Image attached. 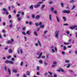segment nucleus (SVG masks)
Instances as JSON below:
<instances>
[{"mask_svg": "<svg viewBox=\"0 0 77 77\" xmlns=\"http://www.w3.org/2000/svg\"><path fill=\"white\" fill-rule=\"evenodd\" d=\"M54 77H57V75L54 74Z\"/></svg>", "mask_w": 77, "mask_h": 77, "instance_id": "obj_64", "label": "nucleus"}, {"mask_svg": "<svg viewBox=\"0 0 77 77\" xmlns=\"http://www.w3.org/2000/svg\"><path fill=\"white\" fill-rule=\"evenodd\" d=\"M67 65L68 66L66 67V68H69V66H70V64H68Z\"/></svg>", "mask_w": 77, "mask_h": 77, "instance_id": "obj_29", "label": "nucleus"}, {"mask_svg": "<svg viewBox=\"0 0 77 77\" xmlns=\"http://www.w3.org/2000/svg\"><path fill=\"white\" fill-rule=\"evenodd\" d=\"M61 71L63 72H64V70H63V69H61Z\"/></svg>", "mask_w": 77, "mask_h": 77, "instance_id": "obj_56", "label": "nucleus"}, {"mask_svg": "<svg viewBox=\"0 0 77 77\" xmlns=\"http://www.w3.org/2000/svg\"><path fill=\"white\" fill-rule=\"evenodd\" d=\"M30 72H28V73H27V75H30Z\"/></svg>", "mask_w": 77, "mask_h": 77, "instance_id": "obj_59", "label": "nucleus"}, {"mask_svg": "<svg viewBox=\"0 0 77 77\" xmlns=\"http://www.w3.org/2000/svg\"><path fill=\"white\" fill-rule=\"evenodd\" d=\"M14 39L13 38H12L11 39V41H9L8 40V41L7 42V44H11V43H12L13 42H14Z\"/></svg>", "mask_w": 77, "mask_h": 77, "instance_id": "obj_8", "label": "nucleus"}, {"mask_svg": "<svg viewBox=\"0 0 77 77\" xmlns=\"http://www.w3.org/2000/svg\"><path fill=\"white\" fill-rule=\"evenodd\" d=\"M12 27V23H11L10 25V27L11 28Z\"/></svg>", "mask_w": 77, "mask_h": 77, "instance_id": "obj_45", "label": "nucleus"}, {"mask_svg": "<svg viewBox=\"0 0 77 77\" xmlns=\"http://www.w3.org/2000/svg\"><path fill=\"white\" fill-rule=\"evenodd\" d=\"M66 63H69V60H66L65 61Z\"/></svg>", "mask_w": 77, "mask_h": 77, "instance_id": "obj_32", "label": "nucleus"}, {"mask_svg": "<svg viewBox=\"0 0 77 77\" xmlns=\"http://www.w3.org/2000/svg\"><path fill=\"white\" fill-rule=\"evenodd\" d=\"M32 24V22H30L29 23V25H31Z\"/></svg>", "mask_w": 77, "mask_h": 77, "instance_id": "obj_53", "label": "nucleus"}, {"mask_svg": "<svg viewBox=\"0 0 77 77\" xmlns=\"http://www.w3.org/2000/svg\"><path fill=\"white\" fill-rule=\"evenodd\" d=\"M59 31L56 30L55 32L54 35L55 37L57 39H58V38H59Z\"/></svg>", "mask_w": 77, "mask_h": 77, "instance_id": "obj_3", "label": "nucleus"}, {"mask_svg": "<svg viewBox=\"0 0 77 77\" xmlns=\"http://www.w3.org/2000/svg\"><path fill=\"white\" fill-rule=\"evenodd\" d=\"M43 36L44 38H47V36H46V35H43Z\"/></svg>", "mask_w": 77, "mask_h": 77, "instance_id": "obj_31", "label": "nucleus"}, {"mask_svg": "<svg viewBox=\"0 0 77 77\" xmlns=\"http://www.w3.org/2000/svg\"><path fill=\"white\" fill-rule=\"evenodd\" d=\"M23 77H27V76L26 75L24 74V75H23Z\"/></svg>", "mask_w": 77, "mask_h": 77, "instance_id": "obj_60", "label": "nucleus"}, {"mask_svg": "<svg viewBox=\"0 0 77 77\" xmlns=\"http://www.w3.org/2000/svg\"><path fill=\"white\" fill-rule=\"evenodd\" d=\"M40 17H41V16L38 15L36 17V19H39L40 18Z\"/></svg>", "mask_w": 77, "mask_h": 77, "instance_id": "obj_19", "label": "nucleus"}, {"mask_svg": "<svg viewBox=\"0 0 77 77\" xmlns=\"http://www.w3.org/2000/svg\"><path fill=\"white\" fill-rule=\"evenodd\" d=\"M47 32H48V31H46V30L44 31V34H46V33H47Z\"/></svg>", "mask_w": 77, "mask_h": 77, "instance_id": "obj_34", "label": "nucleus"}, {"mask_svg": "<svg viewBox=\"0 0 77 77\" xmlns=\"http://www.w3.org/2000/svg\"><path fill=\"white\" fill-rule=\"evenodd\" d=\"M29 8L30 9H33V5H31L29 7Z\"/></svg>", "mask_w": 77, "mask_h": 77, "instance_id": "obj_23", "label": "nucleus"}, {"mask_svg": "<svg viewBox=\"0 0 77 77\" xmlns=\"http://www.w3.org/2000/svg\"><path fill=\"white\" fill-rule=\"evenodd\" d=\"M38 43L39 45H40V46H41V42H39V41H38Z\"/></svg>", "mask_w": 77, "mask_h": 77, "instance_id": "obj_40", "label": "nucleus"}, {"mask_svg": "<svg viewBox=\"0 0 77 77\" xmlns=\"http://www.w3.org/2000/svg\"><path fill=\"white\" fill-rule=\"evenodd\" d=\"M25 29H26V27H23V28L22 30H25Z\"/></svg>", "mask_w": 77, "mask_h": 77, "instance_id": "obj_47", "label": "nucleus"}, {"mask_svg": "<svg viewBox=\"0 0 77 77\" xmlns=\"http://www.w3.org/2000/svg\"><path fill=\"white\" fill-rule=\"evenodd\" d=\"M11 17H12V16H11V14L9 15L8 16L9 18V19L11 18Z\"/></svg>", "mask_w": 77, "mask_h": 77, "instance_id": "obj_38", "label": "nucleus"}, {"mask_svg": "<svg viewBox=\"0 0 77 77\" xmlns=\"http://www.w3.org/2000/svg\"><path fill=\"white\" fill-rule=\"evenodd\" d=\"M45 5L44 4H43L42 5V7L41 8V9H44V8L45 7Z\"/></svg>", "mask_w": 77, "mask_h": 77, "instance_id": "obj_16", "label": "nucleus"}, {"mask_svg": "<svg viewBox=\"0 0 77 77\" xmlns=\"http://www.w3.org/2000/svg\"><path fill=\"white\" fill-rule=\"evenodd\" d=\"M48 72L50 75H52V74H53V73L50 72Z\"/></svg>", "mask_w": 77, "mask_h": 77, "instance_id": "obj_43", "label": "nucleus"}, {"mask_svg": "<svg viewBox=\"0 0 77 77\" xmlns=\"http://www.w3.org/2000/svg\"><path fill=\"white\" fill-rule=\"evenodd\" d=\"M23 62L22 61L20 63V66H23Z\"/></svg>", "mask_w": 77, "mask_h": 77, "instance_id": "obj_39", "label": "nucleus"}, {"mask_svg": "<svg viewBox=\"0 0 77 77\" xmlns=\"http://www.w3.org/2000/svg\"><path fill=\"white\" fill-rule=\"evenodd\" d=\"M57 63H56V62H54L53 63V64H54V65H56V64Z\"/></svg>", "mask_w": 77, "mask_h": 77, "instance_id": "obj_51", "label": "nucleus"}, {"mask_svg": "<svg viewBox=\"0 0 77 77\" xmlns=\"http://www.w3.org/2000/svg\"><path fill=\"white\" fill-rule=\"evenodd\" d=\"M63 19L65 22L66 21V18L65 17H63Z\"/></svg>", "mask_w": 77, "mask_h": 77, "instance_id": "obj_15", "label": "nucleus"}, {"mask_svg": "<svg viewBox=\"0 0 77 77\" xmlns=\"http://www.w3.org/2000/svg\"><path fill=\"white\" fill-rule=\"evenodd\" d=\"M44 65L45 66H47L48 65V63H47L45 61L44 62Z\"/></svg>", "mask_w": 77, "mask_h": 77, "instance_id": "obj_21", "label": "nucleus"}, {"mask_svg": "<svg viewBox=\"0 0 77 77\" xmlns=\"http://www.w3.org/2000/svg\"><path fill=\"white\" fill-rule=\"evenodd\" d=\"M22 33L23 35H26V33L24 32H22Z\"/></svg>", "mask_w": 77, "mask_h": 77, "instance_id": "obj_37", "label": "nucleus"}, {"mask_svg": "<svg viewBox=\"0 0 77 77\" xmlns=\"http://www.w3.org/2000/svg\"><path fill=\"white\" fill-rule=\"evenodd\" d=\"M21 18H20V17H19L17 19V20L18 21H21Z\"/></svg>", "mask_w": 77, "mask_h": 77, "instance_id": "obj_35", "label": "nucleus"}, {"mask_svg": "<svg viewBox=\"0 0 77 77\" xmlns=\"http://www.w3.org/2000/svg\"><path fill=\"white\" fill-rule=\"evenodd\" d=\"M43 2H39L38 3V4L34 5V7L35 8H38L39 6H40V5L41 4H42Z\"/></svg>", "mask_w": 77, "mask_h": 77, "instance_id": "obj_5", "label": "nucleus"}, {"mask_svg": "<svg viewBox=\"0 0 77 77\" xmlns=\"http://www.w3.org/2000/svg\"><path fill=\"white\" fill-rule=\"evenodd\" d=\"M75 8V6H73L72 8V10H73V9H74Z\"/></svg>", "mask_w": 77, "mask_h": 77, "instance_id": "obj_44", "label": "nucleus"}, {"mask_svg": "<svg viewBox=\"0 0 77 77\" xmlns=\"http://www.w3.org/2000/svg\"><path fill=\"white\" fill-rule=\"evenodd\" d=\"M75 54H77V51H75Z\"/></svg>", "mask_w": 77, "mask_h": 77, "instance_id": "obj_63", "label": "nucleus"}, {"mask_svg": "<svg viewBox=\"0 0 77 77\" xmlns=\"http://www.w3.org/2000/svg\"><path fill=\"white\" fill-rule=\"evenodd\" d=\"M74 2H75V1L74 0H72L70 1V3H74Z\"/></svg>", "mask_w": 77, "mask_h": 77, "instance_id": "obj_27", "label": "nucleus"}, {"mask_svg": "<svg viewBox=\"0 0 77 77\" xmlns=\"http://www.w3.org/2000/svg\"><path fill=\"white\" fill-rule=\"evenodd\" d=\"M37 75H40V73H39V72H38L37 73Z\"/></svg>", "mask_w": 77, "mask_h": 77, "instance_id": "obj_54", "label": "nucleus"}, {"mask_svg": "<svg viewBox=\"0 0 77 77\" xmlns=\"http://www.w3.org/2000/svg\"><path fill=\"white\" fill-rule=\"evenodd\" d=\"M60 5L62 8H64V6H63V3H61Z\"/></svg>", "mask_w": 77, "mask_h": 77, "instance_id": "obj_28", "label": "nucleus"}, {"mask_svg": "<svg viewBox=\"0 0 77 77\" xmlns=\"http://www.w3.org/2000/svg\"><path fill=\"white\" fill-rule=\"evenodd\" d=\"M5 63H9V61L8 60H6L5 62Z\"/></svg>", "mask_w": 77, "mask_h": 77, "instance_id": "obj_22", "label": "nucleus"}, {"mask_svg": "<svg viewBox=\"0 0 77 77\" xmlns=\"http://www.w3.org/2000/svg\"><path fill=\"white\" fill-rule=\"evenodd\" d=\"M42 59H45V56L43 55L42 57Z\"/></svg>", "mask_w": 77, "mask_h": 77, "instance_id": "obj_41", "label": "nucleus"}, {"mask_svg": "<svg viewBox=\"0 0 77 77\" xmlns=\"http://www.w3.org/2000/svg\"><path fill=\"white\" fill-rule=\"evenodd\" d=\"M11 56H8V59H10V58H11Z\"/></svg>", "mask_w": 77, "mask_h": 77, "instance_id": "obj_61", "label": "nucleus"}, {"mask_svg": "<svg viewBox=\"0 0 77 77\" xmlns=\"http://www.w3.org/2000/svg\"><path fill=\"white\" fill-rule=\"evenodd\" d=\"M35 26H38L39 25V23H35Z\"/></svg>", "mask_w": 77, "mask_h": 77, "instance_id": "obj_25", "label": "nucleus"}, {"mask_svg": "<svg viewBox=\"0 0 77 77\" xmlns=\"http://www.w3.org/2000/svg\"><path fill=\"white\" fill-rule=\"evenodd\" d=\"M14 62L12 61H9V63H11V64H14Z\"/></svg>", "mask_w": 77, "mask_h": 77, "instance_id": "obj_26", "label": "nucleus"}, {"mask_svg": "<svg viewBox=\"0 0 77 77\" xmlns=\"http://www.w3.org/2000/svg\"><path fill=\"white\" fill-rule=\"evenodd\" d=\"M49 18L50 21L52 20V15L51 14H50L49 15Z\"/></svg>", "mask_w": 77, "mask_h": 77, "instance_id": "obj_9", "label": "nucleus"}, {"mask_svg": "<svg viewBox=\"0 0 77 77\" xmlns=\"http://www.w3.org/2000/svg\"><path fill=\"white\" fill-rule=\"evenodd\" d=\"M75 37L77 38V32L75 33Z\"/></svg>", "mask_w": 77, "mask_h": 77, "instance_id": "obj_58", "label": "nucleus"}, {"mask_svg": "<svg viewBox=\"0 0 77 77\" xmlns=\"http://www.w3.org/2000/svg\"><path fill=\"white\" fill-rule=\"evenodd\" d=\"M72 41V39L71 38H69V42H71Z\"/></svg>", "mask_w": 77, "mask_h": 77, "instance_id": "obj_42", "label": "nucleus"}, {"mask_svg": "<svg viewBox=\"0 0 77 77\" xmlns=\"http://www.w3.org/2000/svg\"><path fill=\"white\" fill-rule=\"evenodd\" d=\"M3 11H4V14H5V12H7V10H6V9L4 8L3 9Z\"/></svg>", "mask_w": 77, "mask_h": 77, "instance_id": "obj_12", "label": "nucleus"}, {"mask_svg": "<svg viewBox=\"0 0 77 77\" xmlns=\"http://www.w3.org/2000/svg\"><path fill=\"white\" fill-rule=\"evenodd\" d=\"M32 17L33 19H35V15L32 14Z\"/></svg>", "mask_w": 77, "mask_h": 77, "instance_id": "obj_33", "label": "nucleus"}, {"mask_svg": "<svg viewBox=\"0 0 77 77\" xmlns=\"http://www.w3.org/2000/svg\"><path fill=\"white\" fill-rule=\"evenodd\" d=\"M56 17L57 22L58 23H59L60 22V19H59V17L58 16H57Z\"/></svg>", "mask_w": 77, "mask_h": 77, "instance_id": "obj_10", "label": "nucleus"}, {"mask_svg": "<svg viewBox=\"0 0 77 77\" xmlns=\"http://www.w3.org/2000/svg\"><path fill=\"white\" fill-rule=\"evenodd\" d=\"M63 13H66L67 14L70 13V11L69 10H64L63 11Z\"/></svg>", "mask_w": 77, "mask_h": 77, "instance_id": "obj_7", "label": "nucleus"}, {"mask_svg": "<svg viewBox=\"0 0 77 77\" xmlns=\"http://www.w3.org/2000/svg\"><path fill=\"white\" fill-rule=\"evenodd\" d=\"M8 72H9V75H11V70L9 69H8Z\"/></svg>", "mask_w": 77, "mask_h": 77, "instance_id": "obj_18", "label": "nucleus"}, {"mask_svg": "<svg viewBox=\"0 0 77 77\" xmlns=\"http://www.w3.org/2000/svg\"><path fill=\"white\" fill-rule=\"evenodd\" d=\"M48 72H46L45 74V76H46L47 75H48Z\"/></svg>", "mask_w": 77, "mask_h": 77, "instance_id": "obj_46", "label": "nucleus"}, {"mask_svg": "<svg viewBox=\"0 0 77 77\" xmlns=\"http://www.w3.org/2000/svg\"><path fill=\"white\" fill-rule=\"evenodd\" d=\"M37 55L39 56L38 57H36V59H38L41 57L42 55V52H38L37 53Z\"/></svg>", "mask_w": 77, "mask_h": 77, "instance_id": "obj_2", "label": "nucleus"}, {"mask_svg": "<svg viewBox=\"0 0 77 77\" xmlns=\"http://www.w3.org/2000/svg\"><path fill=\"white\" fill-rule=\"evenodd\" d=\"M21 14L22 15H24V12H21Z\"/></svg>", "mask_w": 77, "mask_h": 77, "instance_id": "obj_48", "label": "nucleus"}, {"mask_svg": "<svg viewBox=\"0 0 77 77\" xmlns=\"http://www.w3.org/2000/svg\"><path fill=\"white\" fill-rule=\"evenodd\" d=\"M8 52L9 53H12V51L11 49H8Z\"/></svg>", "mask_w": 77, "mask_h": 77, "instance_id": "obj_13", "label": "nucleus"}, {"mask_svg": "<svg viewBox=\"0 0 77 77\" xmlns=\"http://www.w3.org/2000/svg\"><path fill=\"white\" fill-rule=\"evenodd\" d=\"M62 54H63V55H65V52L64 51H62Z\"/></svg>", "mask_w": 77, "mask_h": 77, "instance_id": "obj_50", "label": "nucleus"}, {"mask_svg": "<svg viewBox=\"0 0 77 77\" xmlns=\"http://www.w3.org/2000/svg\"><path fill=\"white\" fill-rule=\"evenodd\" d=\"M51 48H52L51 51L53 53H55V52H57V49L56 47H54V46H52L51 47Z\"/></svg>", "mask_w": 77, "mask_h": 77, "instance_id": "obj_1", "label": "nucleus"}, {"mask_svg": "<svg viewBox=\"0 0 77 77\" xmlns=\"http://www.w3.org/2000/svg\"><path fill=\"white\" fill-rule=\"evenodd\" d=\"M69 28L71 29L72 30H73L74 29H75V30H77V25H75L74 26H71L69 27Z\"/></svg>", "mask_w": 77, "mask_h": 77, "instance_id": "obj_4", "label": "nucleus"}, {"mask_svg": "<svg viewBox=\"0 0 77 77\" xmlns=\"http://www.w3.org/2000/svg\"><path fill=\"white\" fill-rule=\"evenodd\" d=\"M35 46H36V47H37V46H38V43H36L35 44Z\"/></svg>", "mask_w": 77, "mask_h": 77, "instance_id": "obj_62", "label": "nucleus"}, {"mask_svg": "<svg viewBox=\"0 0 77 77\" xmlns=\"http://www.w3.org/2000/svg\"><path fill=\"white\" fill-rule=\"evenodd\" d=\"M20 51L21 54H23V51H22V49L20 50Z\"/></svg>", "mask_w": 77, "mask_h": 77, "instance_id": "obj_49", "label": "nucleus"}, {"mask_svg": "<svg viewBox=\"0 0 77 77\" xmlns=\"http://www.w3.org/2000/svg\"><path fill=\"white\" fill-rule=\"evenodd\" d=\"M12 71L13 72H14V73H17V70L14 69H12Z\"/></svg>", "mask_w": 77, "mask_h": 77, "instance_id": "obj_11", "label": "nucleus"}, {"mask_svg": "<svg viewBox=\"0 0 77 77\" xmlns=\"http://www.w3.org/2000/svg\"><path fill=\"white\" fill-rule=\"evenodd\" d=\"M34 34L35 36H38V34H37V32L36 31H35L34 32Z\"/></svg>", "mask_w": 77, "mask_h": 77, "instance_id": "obj_24", "label": "nucleus"}, {"mask_svg": "<svg viewBox=\"0 0 77 77\" xmlns=\"http://www.w3.org/2000/svg\"><path fill=\"white\" fill-rule=\"evenodd\" d=\"M17 17H20V14H17L16 15Z\"/></svg>", "mask_w": 77, "mask_h": 77, "instance_id": "obj_57", "label": "nucleus"}, {"mask_svg": "<svg viewBox=\"0 0 77 77\" xmlns=\"http://www.w3.org/2000/svg\"><path fill=\"white\" fill-rule=\"evenodd\" d=\"M26 33L27 34V35H30V31H26Z\"/></svg>", "mask_w": 77, "mask_h": 77, "instance_id": "obj_14", "label": "nucleus"}, {"mask_svg": "<svg viewBox=\"0 0 77 77\" xmlns=\"http://www.w3.org/2000/svg\"><path fill=\"white\" fill-rule=\"evenodd\" d=\"M38 62L40 64H42V60H40L38 61Z\"/></svg>", "mask_w": 77, "mask_h": 77, "instance_id": "obj_17", "label": "nucleus"}, {"mask_svg": "<svg viewBox=\"0 0 77 77\" xmlns=\"http://www.w3.org/2000/svg\"><path fill=\"white\" fill-rule=\"evenodd\" d=\"M39 26H40V27L42 28V29H43L44 28V26H45V25H42V23L41 22H40Z\"/></svg>", "mask_w": 77, "mask_h": 77, "instance_id": "obj_6", "label": "nucleus"}, {"mask_svg": "<svg viewBox=\"0 0 77 77\" xmlns=\"http://www.w3.org/2000/svg\"><path fill=\"white\" fill-rule=\"evenodd\" d=\"M54 9V7H51V12H53V10Z\"/></svg>", "mask_w": 77, "mask_h": 77, "instance_id": "obj_20", "label": "nucleus"}, {"mask_svg": "<svg viewBox=\"0 0 77 77\" xmlns=\"http://www.w3.org/2000/svg\"><path fill=\"white\" fill-rule=\"evenodd\" d=\"M68 24L67 23H65L63 25V26H68Z\"/></svg>", "mask_w": 77, "mask_h": 77, "instance_id": "obj_55", "label": "nucleus"}, {"mask_svg": "<svg viewBox=\"0 0 77 77\" xmlns=\"http://www.w3.org/2000/svg\"><path fill=\"white\" fill-rule=\"evenodd\" d=\"M54 14H57V11H54L52 12Z\"/></svg>", "mask_w": 77, "mask_h": 77, "instance_id": "obj_30", "label": "nucleus"}, {"mask_svg": "<svg viewBox=\"0 0 77 77\" xmlns=\"http://www.w3.org/2000/svg\"><path fill=\"white\" fill-rule=\"evenodd\" d=\"M13 12L14 14H15L16 13V10H13Z\"/></svg>", "mask_w": 77, "mask_h": 77, "instance_id": "obj_52", "label": "nucleus"}, {"mask_svg": "<svg viewBox=\"0 0 77 77\" xmlns=\"http://www.w3.org/2000/svg\"><path fill=\"white\" fill-rule=\"evenodd\" d=\"M66 49V47L65 46H63V50H65Z\"/></svg>", "mask_w": 77, "mask_h": 77, "instance_id": "obj_36", "label": "nucleus"}]
</instances>
